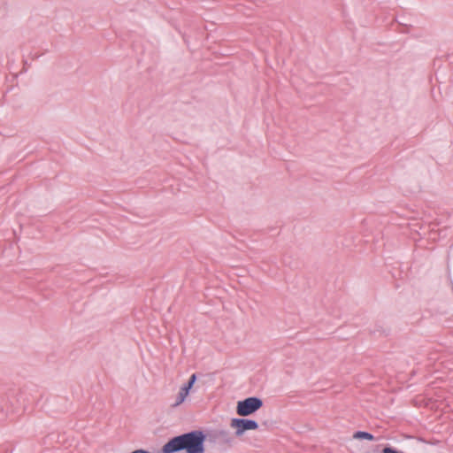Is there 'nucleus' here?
<instances>
[{
  "mask_svg": "<svg viewBox=\"0 0 453 453\" xmlns=\"http://www.w3.org/2000/svg\"><path fill=\"white\" fill-rule=\"evenodd\" d=\"M206 441L214 453H224L233 446L234 437L225 429H205Z\"/></svg>",
  "mask_w": 453,
  "mask_h": 453,
  "instance_id": "nucleus-1",
  "label": "nucleus"
},
{
  "mask_svg": "<svg viewBox=\"0 0 453 453\" xmlns=\"http://www.w3.org/2000/svg\"><path fill=\"white\" fill-rule=\"evenodd\" d=\"M39 58V55H35V56L33 58V59H36V58Z\"/></svg>",
  "mask_w": 453,
  "mask_h": 453,
  "instance_id": "nucleus-11",
  "label": "nucleus"
},
{
  "mask_svg": "<svg viewBox=\"0 0 453 453\" xmlns=\"http://www.w3.org/2000/svg\"><path fill=\"white\" fill-rule=\"evenodd\" d=\"M230 426L235 429L234 434L236 437L242 436L249 430H257L259 426L256 420L243 418H233Z\"/></svg>",
  "mask_w": 453,
  "mask_h": 453,
  "instance_id": "nucleus-3",
  "label": "nucleus"
},
{
  "mask_svg": "<svg viewBox=\"0 0 453 453\" xmlns=\"http://www.w3.org/2000/svg\"><path fill=\"white\" fill-rule=\"evenodd\" d=\"M197 380V373H192L188 380L180 387L181 389L190 393L193 388L195 383Z\"/></svg>",
  "mask_w": 453,
  "mask_h": 453,
  "instance_id": "nucleus-6",
  "label": "nucleus"
},
{
  "mask_svg": "<svg viewBox=\"0 0 453 453\" xmlns=\"http://www.w3.org/2000/svg\"><path fill=\"white\" fill-rule=\"evenodd\" d=\"M450 284H451V288H452V291H453V282H452V280H450Z\"/></svg>",
  "mask_w": 453,
  "mask_h": 453,
  "instance_id": "nucleus-12",
  "label": "nucleus"
},
{
  "mask_svg": "<svg viewBox=\"0 0 453 453\" xmlns=\"http://www.w3.org/2000/svg\"><path fill=\"white\" fill-rule=\"evenodd\" d=\"M131 453H152L147 449H134L133 450Z\"/></svg>",
  "mask_w": 453,
  "mask_h": 453,
  "instance_id": "nucleus-9",
  "label": "nucleus"
},
{
  "mask_svg": "<svg viewBox=\"0 0 453 453\" xmlns=\"http://www.w3.org/2000/svg\"><path fill=\"white\" fill-rule=\"evenodd\" d=\"M177 30H178V32L181 35V36H182V38H183V40H184L185 43H187V44H188V39H187V37H186V35H185V34H181V32H180L179 29H177Z\"/></svg>",
  "mask_w": 453,
  "mask_h": 453,
  "instance_id": "nucleus-10",
  "label": "nucleus"
},
{
  "mask_svg": "<svg viewBox=\"0 0 453 453\" xmlns=\"http://www.w3.org/2000/svg\"><path fill=\"white\" fill-rule=\"evenodd\" d=\"M353 438L356 440H366L369 441H372L375 440V436L372 434L360 430H357L353 434Z\"/></svg>",
  "mask_w": 453,
  "mask_h": 453,
  "instance_id": "nucleus-5",
  "label": "nucleus"
},
{
  "mask_svg": "<svg viewBox=\"0 0 453 453\" xmlns=\"http://www.w3.org/2000/svg\"><path fill=\"white\" fill-rule=\"evenodd\" d=\"M264 405L263 400L258 396H249L237 402L236 413L241 417L254 414Z\"/></svg>",
  "mask_w": 453,
  "mask_h": 453,
  "instance_id": "nucleus-2",
  "label": "nucleus"
},
{
  "mask_svg": "<svg viewBox=\"0 0 453 453\" xmlns=\"http://www.w3.org/2000/svg\"><path fill=\"white\" fill-rule=\"evenodd\" d=\"M27 430L31 437L36 436L38 434H42V431H37L35 428V424L31 422L27 424Z\"/></svg>",
  "mask_w": 453,
  "mask_h": 453,
  "instance_id": "nucleus-8",
  "label": "nucleus"
},
{
  "mask_svg": "<svg viewBox=\"0 0 453 453\" xmlns=\"http://www.w3.org/2000/svg\"><path fill=\"white\" fill-rule=\"evenodd\" d=\"M188 395H189L188 392L185 391L184 389L180 388V390L177 394V396H176L175 403L173 404V406L181 404L186 400V398L188 396Z\"/></svg>",
  "mask_w": 453,
  "mask_h": 453,
  "instance_id": "nucleus-7",
  "label": "nucleus"
},
{
  "mask_svg": "<svg viewBox=\"0 0 453 453\" xmlns=\"http://www.w3.org/2000/svg\"><path fill=\"white\" fill-rule=\"evenodd\" d=\"M390 331L389 327L384 326V325L379 322L375 323L372 328L369 329L370 334L377 338L388 336Z\"/></svg>",
  "mask_w": 453,
  "mask_h": 453,
  "instance_id": "nucleus-4",
  "label": "nucleus"
}]
</instances>
